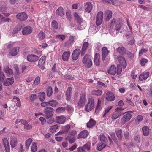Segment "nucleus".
I'll list each match as a JSON object with an SVG mask.
<instances>
[{"mask_svg": "<svg viewBox=\"0 0 152 152\" xmlns=\"http://www.w3.org/2000/svg\"><path fill=\"white\" fill-rule=\"evenodd\" d=\"M94 99L92 98H89L85 107V111L87 112L91 111L94 108Z\"/></svg>", "mask_w": 152, "mask_h": 152, "instance_id": "obj_1", "label": "nucleus"}, {"mask_svg": "<svg viewBox=\"0 0 152 152\" xmlns=\"http://www.w3.org/2000/svg\"><path fill=\"white\" fill-rule=\"evenodd\" d=\"M83 62L85 66L88 68L92 66V63L91 60L89 58V55L86 54L83 58Z\"/></svg>", "mask_w": 152, "mask_h": 152, "instance_id": "obj_2", "label": "nucleus"}, {"mask_svg": "<svg viewBox=\"0 0 152 152\" xmlns=\"http://www.w3.org/2000/svg\"><path fill=\"white\" fill-rule=\"evenodd\" d=\"M74 15L76 20L79 23L78 29L79 30L83 29L84 28V26L81 25V24L83 23V21L81 16L77 12H75Z\"/></svg>", "mask_w": 152, "mask_h": 152, "instance_id": "obj_3", "label": "nucleus"}, {"mask_svg": "<svg viewBox=\"0 0 152 152\" xmlns=\"http://www.w3.org/2000/svg\"><path fill=\"white\" fill-rule=\"evenodd\" d=\"M53 110L54 109L51 107H47L45 108L44 113L45 116L47 119H49L53 116L52 112Z\"/></svg>", "mask_w": 152, "mask_h": 152, "instance_id": "obj_4", "label": "nucleus"}, {"mask_svg": "<svg viewBox=\"0 0 152 152\" xmlns=\"http://www.w3.org/2000/svg\"><path fill=\"white\" fill-rule=\"evenodd\" d=\"M91 143L89 142H87L82 147H79L77 149L79 152H85L86 151H89L90 150Z\"/></svg>", "mask_w": 152, "mask_h": 152, "instance_id": "obj_5", "label": "nucleus"}, {"mask_svg": "<svg viewBox=\"0 0 152 152\" xmlns=\"http://www.w3.org/2000/svg\"><path fill=\"white\" fill-rule=\"evenodd\" d=\"M103 13L102 12H99L97 15L96 24L99 26L102 23L103 21Z\"/></svg>", "mask_w": 152, "mask_h": 152, "instance_id": "obj_6", "label": "nucleus"}, {"mask_svg": "<svg viewBox=\"0 0 152 152\" xmlns=\"http://www.w3.org/2000/svg\"><path fill=\"white\" fill-rule=\"evenodd\" d=\"M3 144L4 147L6 152H10V146L9 142L7 138L4 137L2 139Z\"/></svg>", "mask_w": 152, "mask_h": 152, "instance_id": "obj_7", "label": "nucleus"}, {"mask_svg": "<svg viewBox=\"0 0 152 152\" xmlns=\"http://www.w3.org/2000/svg\"><path fill=\"white\" fill-rule=\"evenodd\" d=\"M132 114L130 113H127L121 119V123L124 124L129 121L132 118Z\"/></svg>", "mask_w": 152, "mask_h": 152, "instance_id": "obj_8", "label": "nucleus"}, {"mask_svg": "<svg viewBox=\"0 0 152 152\" xmlns=\"http://www.w3.org/2000/svg\"><path fill=\"white\" fill-rule=\"evenodd\" d=\"M16 17L17 19L21 21L26 20L28 18L27 15L24 12L18 13Z\"/></svg>", "mask_w": 152, "mask_h": 152, "instance_id": "obj_9", "label": "nucleus"}, {"mask_svg": "<svg viewBox=\"0 0 152 152\" xmlns=\"http://www.w3.org/2000/svg\"><path fill=\"white\" fill-rule=\"evenodd\" d=\"M32 28L29 26H27L22 30V33L24 35H28L32 32Z\"/></svg>", "mask_w": 152, "mask_h": 152, "instance_id": "obj_10", "label": "nucleus"}, {"mask_svg": "<svg viewBox=\"0 0 152 152\" xmlns=\"http://www.w3.org/2000/svg\"><path fill=\"white\" fill-rule=\"evenodd\" d=\"M38 57L33 54L28 55L27 56V59L28 61L31 62H34L37 61L39 59Z\"/></svg>", "mask_w": 152, "mask_h": 152, "instance_id": "obj_11", "label": "nucleus"}, {"mask_svg": "<svg viewBox=\"0 0 152 152\" xmlns=\"http://www.w3.org/2000/svg\"><path fill=\"white\" fill-rule=\"evenodd\" d=\"M86 101V95L83 94H82L80 96V99L78 104L79 106H82L85 104Z\"/></svg>", "mask_w": 152, "mask_h": 152, "instance_id": "obj_12", "label": "nucleus"}, {"mask_svg": "<svg viewBox=\"0 0 152 152\" xmlns=\"http://www.w3.org/2000/svg\"><path fill=\"white\" fill-rule=\"evenodd\" d=\"M80 53V50L79 49H76L73 51L72 55V57L74 60H77Z\"/></svg>", "mask_w": 152, "mask_h": 152, "instance_id": "obj_13", "label": "nucleus"}, {"mask_svg": "<svg viewBox=\"0 0 152 152\" xmlns=\"http://www.w3.org/2000/svg\"><path fill=\"white\" fill-rule=\"evenodd\" d=\"M125 113H122L120 111H117L115 110V112L111 116V118L113 120H115L119 117L121 115L124 114Z\"/></svg>", "mask_w": 152, "mask_h": 152, "instance_id": "obj_14", "label": "nucleus"}, {"mask_svg": "<svg viewBox=\"0 0 152 152\" xmlns=\"http://www.w3.org/2000/svg\"><path fill=\"white\" fill-rule=\"evenodd\" d=\"M118 60L122 66L123 68H125L126 66V62L124 57L122 56L118 57Z\"/></svg>", "mask_w": 152, "mask_h": 152, "instance_id": "obj_15", "label": "nucleus"}, {"mask_svg": "<svg viewBox=\"0 0 152 152\" xmlns=\"http://www.w3.org/2000/svg\"><path fill=\"white\" fill-rule=\"evenodd\" d=\"M115 99V96L113 94L110 92H108L106 93V99L107 101H112Z\"/></svg>", "mask_w": 152, "mask_h": 152, "instance_id": "obj_16", "label": "nucleus"}, {"mask_svg": "<svg viewBox=\"0 0 152 152\" xmlns=\"http://www.w3.org/2000/svg\"><path fill=\"white\" fill-rule=\"evenodd\" d=\"M18 143L17 139L15 137L11 136L10 137V144L12 148L16 147Z\"/></svg>", "mask_w": 152, "mask_h": 152, "instance_id": "obj_17", "label": "nucleus"}, {"mask_svg": "<svg viewBox=\"0 0 152 152\" xmlns=\"http://www.w3.org/2000/svg\"><path fill=\"white\" fill-rule=\"evenodd\" d=\"M66 118L64 116H61L56 117V122L59 124H63L65 121Z\"/></svg>", "mask_w": 152, "mask_h": 152, "instance_id": "obj_18", "label": "nucleus"}, {"mask_svg": "<svg viewBox=\"0 0 152 152\" xmlns=\"http://www.w3.org/2000/svg\"><path fill=\"white\" fill-rule=\"evenodd\" d=\"M84 8L85 11L89 13L92 9V6L91 3L90 2H88L85 4Z\"/></svg>", "mask_w": 152, "mask_h": 152, "instance_id": "obj_19", "label": "nucleus"}, {"mask_svg": "<svg viewBox=\"0 0 152 152\" xmlns=\"http://www.w3.org/2000/svg\"><path fill=\"white\" fill-rule=\"evenodd\" d=\"M109 51L107 50L106 47H103L102 50V58L103 60H104L106 56L108 54Z\"/></svg>", "mask_w": 152, "mask_h": 152, "instance_id": "obj_20", "label": "nucleus"}, {"mask_svg": "<svg viewBox=\"0 0 152 152\" xmlns=\"http://www.w3.org/2000/svg\"><path fill=\"white\" fill-rule=\"evenodd\" d=\"M14 79L13 77L8 78L4 81L3 85L5 86H9L12 85L14 83Z\"/></svg>", "mask_w": 152, "mask_h": 152, "instance_id": "obj_21", "label": "nucleus"}, {"mask_svg": "<svg viewBox=\"0 0 152 152\" xmlns=\"http://www.w3.org/2000/svg\"><path fill=\"white\" fill-rule=\"evenodd\" d=\"M100 55L99 53H96L95 55L94 63L96 66H99V65L100 63Z\"/></svg>", "mask_w": 152, "mask_h": 152, "instance_id": "obj_22", "label": "nucleus"}, {"mask_svg": "<svg viewBox=\"0 0 152 152\" xmlns=\"http://www.w3.org/2000/svg\"><path fill=\"white\" fill-rule=\"evenodd\" d=\"M88 134V132L87 131L83 130L80 132L78 134L77 138L78 139L80 138H85L87 137Z\"/></svg>", "mask_w": 152, "mask_h": 152, "instance_id": "obj_23", "label": "nucleus"}, {"mask_svg": "<svg viewBox=\"0 0 152 152\" xmlns=\"http://www.w3.org/2000/svg\"><path fill=\"white\" fill-rule=\"evenodd\" d=\"M70 55V52L69 51L64 52L62 55V58L63 60L64 61H67Z\"/></svg>", "mask_w": 152, "mask_h": 152, "instance_id": "obj_24", "label": "nucleus"}, {"mask_svg": "<svg viewBox=\"0 0 152 152\" xmlns=\"http://www.w3.org/2000/svg\"><path fill=\"white\" fill-rule=\"evenodd\" d=\"M107 72L113 75H115L116 73V67L114 65H112L107 71Z\"/></svg>", "mask_w": 152, "mask_h": 152, "instance_id": "obj_25", "label": "nucleus"}, {"mask_svg": "<svg viewBox=\"0 0 152 152\" xmlns=\"http://www.w3.org/2000/svg\"><path fill=\"white\" fill-rule=\"evenodd\" d=\"M89 44L87 42H85L84 43L81 50V55L83 56L86 53L87 48Z\"/></svg>", "mask_w": 152, "mask_h": 152, "instance_id": "obj_26", "label": "nucleus"}, {"mask_svg": "<svg viewBox=\"0 0 152 152\" xmlns=\"http://www.w3.org/2000/svg\"><path fill=\"white\" fill-rule=\"evenodd\" d=\"M149 74V73L148 72L141 74L139 77L140 80L142 81L146 79L148 77Z\"/></svg>", "mask_w": 152, "mask_h": 152, "instance_id": "obj_27", "label": "nucleus"}, {"mask_svg": "<svg viewBox=\"0 0 152 152\" xmlns=\"http://www.w3.org/2000/svg\"><path fill=\"white\" fill-rule=\"evenodd\" d=\"M56 14L58 16H62L64 15L63 8L61 7H59L56 10Z\"/></svg>", "mask_w": 152, "mask_h": 152, "instance_id": "obj_28", "label": "nucleus"}, {"mask_svg": "<svg viewBox=\"0 0 152 152\" xmlns=\"http://www.w3.org/2000/svg\"><path fill=\"white\" fill-rule=\"evenodd\" d=\"M72 89L71 87H69L66 92V99L69 100L71 98V95L72 93Z\"/></svg>", "mask_w": 152, "mask_h": 152, "instance_id": "obj_29", "label": "nucleus"}, {"mask_svg": "<svg viewBox=\"0 0 152 152\" xmlns=\"http://www.w3.org/2000/svg\"><path fill=\"white\" fill-rule=\"evenodd\" d=\"M19 51V48L18 47H15L12 49L10 52V54L12 56L16 55Z\"/></svg>", "mask_w": 152, "mask_h": 152, "instance_id": "obj_30", "label": "nucleus"}, {"mask_svg": "<svg viewBox=\"0 0 152 152\" xmlns=\"http://www.w3.org/2000/svg\"><path fill=\"white\" fill-rule=\"evenodd\" d=\"M142 130L143 132V135L145 136H148L149 133V129L147 126L142 127Z\"/></svg>", "mask_w": 152, "mask_h": 152, "instance_id": "obj_31", "label": "nucleus"}, {"mask_svg": "<svg viewBox=\"0 0 152 152\" xmlns=\"http://www.w3.org/2000/svg\"><path fill=\"white\" fill-rule=\"evenodd\" d=\"M115 132L118 140L120 141L121 140L122 137V130L120 129H117L115 130Z\"/></svg>", "mask_w": 152, "mask_h": 152, "instance_id": "obj_32", "label": "nucleus"}, {"mask_svg": "<svg viewBox=\"0 0 152 152\" xmlns=\"http://www.w3.org/2000/svg\"><path fill=\"white\" fill-rule=\"evenodd\" d=\"M107 145L106 143L103 142H99L97 144V149L99 151H101Z\"/></svg>", "mask_w": 152, "mask_h": 152, "instance_id": "obj_33", "label": "nucleus"}, {"mask_svg": "<svg viewBox=\"0 0 152 152\" xmlns=\"http://www.w3.org/2000/svg\"><path fill=\"white\" fill-rule=\"evenodd\" d=\"M99 139L100 140L101 142L106 144L108 142L107 138L103 134H101L99 135Z\"/></svg>", "mask_w": 152, "mask_h": 152, "instance_id": "obj_34", "label": "nucleus"}, {"mask_svg": "<svg viewBox=\"0 0 152 152\" xmlns=\"http://www.w3.org/2000/svg\"><path fill=\"white\" fill-rule=\"evenodd\" d=\"M112 13L110 10H107L106 11L105 14V20L106 21H108L111 18Z\"/></svg>", "mask_w": 152, "mask_h": 152, "instance_id": "obj_35", "label": "nucleus"}, {"mask_svg": "<svg viewBox=\"0 0 152 152\" xmlns=\"http://www.w3.org/2000/svg\"><path fill=\"white\" fill-rule=\"evenodd\" d=\"M96 123V122L94 120L92 119H91L87 124V127L88 128H91L95 125Z\"/></svg>", "mask_w": 152, "mask_h": 152, "instance_id": "obj_36", "label": "nucleus"}, {"mask_svg": "<svg viewBox=\"0 0 152 152\" xmlns=\"http://www.w3.org/2000/svg\"><path fill=\"white\" fill-rule=\"evenodd\" d=\"M102 93V91L99 89L95 90L91 92V94L96 96H100Z\"/></svg>", "mask_w": 152, "mask_h": 152, "instance_id": "obj_37", "label": "nucleus"}, {"mask_svg": "<svg viewBox=\"0 0 152 152\" xmlns=\"http://www.w3.org/2000/svg\"><path fill=\"white\" fill-rule=\"evenodd\" d=\"M6 10L7 8L5 6H2L0 7V11H1L5 16L8 17L10 15V14L9 13H6Z\"/></svg>", "mask_w": 152, "mask_h": 152, "instance_id": "obj_38", "label": "nucleus"}, {"mask_svg": "<svg viewBox=\"0 0 152 152\" xmlns=\"http://www.w3.org/2000/svg\"><path fill=\"white\" fill-rule=\"evenodd\" d=\"M65 140L68 141L69 143L72 144L75 141L76 139L75 137H71V136H67L65 138Z\"/></svg>", "mask_w": 152, "mask_h": 152, "instance_id": "obj_39", "label": "nucleus"}, {"mask_svg": "<svg viewBox=\"0 0 152 152\" xmlns=\"http://www.w3.org/2000/svg\"><path fill=\"white\" fill-rule=\"evenodd\" d=\"M22 28V26L21 25L18 24L17 25L15 28L13 30L14 34H16L19 31L21 30Z\"/></svg>", "mask_w": 152, "mask_h": 152, "instance_id": "obj_40", "label": "nucleus"}, {"mask_svg": "<svg viewBox=\"0 0 152 152\" xmlns=\"http://www.w3.org/2000/svg\"><path fill=\"white\" fill-rule=\"evenodd\" d=\"M126 37L128 39H132L130 41H129L128 44L130 45H132L134 44L135 42V40L133 39V37L131 34H128L126 36Z\"/></svg>", "mask_w": 152, "mask_h": 152, "instance_id": "obj_41", "label": "nucleus"}, {"mask_svg": "<svg viewBox=\"0 0 152 152\" xmlns=\"http://www.w3.org/2000/svg\"><path fill=\"white\" fill-rule=\"evenodd\" d=\"M113 107L111 106H108L105 109L103 113V117H105L106 116V114L108 113L110 110L112 109Z\"/></svg>", "mask_w": 152, "mask_h": 152, "instance_id": "obj_42", "label": "nucleus"}, {"mask_svg": "<svg viewBox=\"0 0 152 152\" xmlns=\"http://www.w3.org/2000/svg\"><path fill=\"white\" fill-rule=\"evenodd\" d=\"M36 143L33 142L32 143L31 147V151L32 152H36L37 150V147Z\"/></svg>", "mask_w": 152, "mask_h": 152, "instance_id": "obj_43", "label": "nucleus"}, {"mask_svg": "<svg viewBox=\"0 0 152 152\" xmlns=\"http://www.w3.org/2000/svg\"><path fill=\"white\" fill-rule=\"evenodd\" d=\"M56 38L58 40H64L66 38L65 35L63 34L57 35L55 36Z\"/></svg>", "mask_w": 152, "mask_h": 152, "instance_id": "obj_44", "label": "nucleus"}, {"mask_svg": "<svg viewBox=\"0 0 152 152\" xmlns=\"http://www.w3.org/2000/svg\"><path fill=\"white\" fill-rule=\"evenodd\" d=\"M117 50L121 54H124L126 52V49L123 47H119L117 49Z\"/></svg>", "mask_w": 152, "mask_h": 152, "instance_id": "obj_45", "label": "nucleus"}, {"mask_svg": "<svg viewBox=\"0 0 152 152\" xmlns=\"http://www.w3.org/2000/svg\"><path fill=\"white\" fill-rule=\"evenodd\" d=\"M45 93L43 92L39 94V98L42 102H43L45 100Z\"/></svg>", "mask_w": 152, "mask_h": 152, "instance_id": "obj_46", "label": "nucleus"}, {"mask_svg": "<svg viewBox=\"0 0 152 152\" xmlns=\"http://www.w3.org/2000/svg\"><path fill=\"white\" fill-rule=\"evenodd\" d=\"M52 93L53 91L52 87L50 86H48L47 89V96L48 97L52 95Z\"/></svg>", "mask_w": 152, "mask_h": 152, "instance_id": "obj_47", "label": "nucleus"}, {"mask_svg": "<svg viewBox=\"0 0 152 152\" xmlns=\"http://www.w3.org/2000/svg\"><path fill=\"white\" fill-rule=\"evenodd\" d=\"M102 1L104 3H107L109 4H112L113 5H116V1H113V0H102Z\"/></svg>", "mask_w": 152, "mask_h": 152, "instance_id": "obj_48", "label": "nucleus"}, {"mask_svg": "<svg viewBox=\"0 0 152 152\" xmlns=\"http://www.w3.org/2000/svg\"><path fill=\"white\" fill-rule=\"evenodd\" d=\"M110 134L111 136V138L116 143L118 142L117 139L116 138L115 133L113 132H110Z\"/></svg>", "mask_w": 152, "mask_h": 152, "instance_id": "obj_49", "label": "nucleus"}, {"mask_svg": "<svg viewBox=\"0 0 152 152\" xmlns=\"http://www.w3.org/2000/svg\"><path fill=\"white\" fill-rule=\"evenodd\" d=\"M49 106L56 107L57 104V102L55 100H51L49 101Z\"/></svg>", "mask_w": 152, "mask_h": 152, "instance_id": "obj_50", "label": "nucleus"}, {"mask_svg": "<svg viewBox=\"0 0 152 152\" xmlns=\"http://www.w3.org/2000/svg\"><path fill=\"white\" fill-rule=\"evenodd\" d=\"M38 36L39 40H42L45 37V34L43 32L41 31L38 34Z\"/></svg>", "mask_w": 152, "mask_h": 152, "instance_id": "obj_51", "label": "nucleus"}, {"mask_svg": "<svg viewBox=\"0 0 152 152\" xmlns=\"http://www.w3.org/2000/svg\"><path fill=\"white\" fill-rule=\"evenodd\" d=\"M45 61V56H42L39 61L38 66L40 65H43Z\"/></svg>", "mask_w": 152, "mask_h": 152, "instance_id": "obj_52", "label": "nucleus"}, {"mask_svg": "<svg viewBox=\"0 0 152 152\" xmlns=\"http://www.w3.org/2000/svg\"><path fill=\"white\" fill-rule=\"evenodd\" d=\"M4 69L5 72L8 74L10 75L13 73V71L7 67H4Z\"/></svg>", "mask_w": 152, "mask_h": 152, "instance_id": "obj_53", "label": "nucleus"}, {"mask_svg": "<svg viewBox=\"0 0 152 152\" xmlns=\"http://www.w3.org/2000/svg\"><path fill=\"white\" fill-rule=\"evenodd\" d=\"M58 124H56L51 126L50 128V130L51 132H54L58 128Z\"/></svg>", "mask_w": 152, "mask_h": 152, "instance_id": "obj_54", "label": "nucleus"}, {"mask_svg": "<svg viewBox=\"0 0 152 152\" xmlns=\"http://www.w3.org/2000/svg\"><path fill=\"white\" fill-rule=\"evenodd\" d=\"M32 141V140L31 138L28 139L26 142V148L28 149L29 146Z\"/></svg>", "mask_w": 152, "mask_h": 152, "instance_id": "obj_55", "label": "nucleus"}, {"mask_svg": "<svg viewBox=\"0 0 152 152\" xmlns=\"http://www.w3.org/2000/svg\"><path fill=\"white\" fill-rule=\"evenodd\" d=\"M29 98L31 101L33 102L37 99V96L35 94H32L30 95Z\"/></svg>", "mask_w": 152, "mask_h": 152, "instance_id": "obj_56", "label": "nucleus"}, {"mask_svg": "<svg viewBox=\"0 0 152 152\" xmlns=\"http://www.w3.org/2000/svg\"><path fill=\"white\" fill-rule=\"evenodd\" d=\"M122 69L121 66L120 65L118 64L116 72L118 75L120 74L122 72Z\"/></svg>", "mask_w": 152, "mask_h": 152, "instance_id": "obj_57", "label": "nucleus"}, {"mask_svg": "<svg viewBox=\"0 0 152 152\" xmlns=\"http://www.w3.org/2000/svg\"><path fill=\"white\" fill-rule=\"evenodd\" d=\"M65 110V108L64 107H59L56 110V111L57 113H59L64 111Z\"/></svg>", "mask_w": 152, "mask_h": 152, "instance_id": "obj_58", "label": "nucleus"}, {"mask_svg": "<svg viewBox=\"0 0 152 152\" xmlns=\"http://www.w3.org/2000/svg\"><path fill=\"white\" fill-rule=\"evenodd\" d=\"M143 118V117L142 115H139L136 117L135 121L136 122L139 123L141 121Z\"/></svg>", "mask_w": 152, "mask_h": 152, "instance_id": "obj_59", "label": "nucleus"}, {"mask_svg": "<svg viewBox=\"0 0 152 152\" xmlns=\"http://www.w3.org/2000/svg\"><path fill=\"white\" fill-rule=\"evenodd\" d=\"M52 26L55 29H57L58 28V24L55 20H53L52 21Z\"/></svg>", "mask_w": 152, "mask_h": 152, "instance_id": "obj_60", "label": "nucleus"}, {"mask_svg": "<svg viewBox=\"0 0 152 152\" xmlns=\"http://www.w3.org/2000/svg\"><path fill=\"white\" fill-rule=\"evenodd\" d=\"M134 140L137 143H139L140 142L141 139L140 135H137L134 137Z\"/></svg>", "mask_w": 152, "mask_h": 152, "instance_id": "obj_61", "label": "nucleus"}, {"mask_svg": "<svg viewBox=\"0 0 152 152\" xmlns=\"http://www.w3.org/2000/svg\"><path fill=\"white\" fill-rule=\"evenodd\" d=\"M70 128V126L69 125H67L64 127V132L66 133H68L69 131Z\"/></svg>", "mask_w": 152, "mask_h": 152, "instance_id": "obj_62", "label": "nucleus"}, {"mask_svg": "<svg viewBox=\"0 0 152 152\" xmlns=\"http://www.w3.org/2000/svg\"><path fill=\"white\" fill-rule=\"evenodd\" d=\"M24 129L26 130L31 129L32 128V126L28 124V123L24 126Z\"/></svg>", "mask_w": 152, "mask_h": 152, "instance_id": "obj_63", "label": "nucleus"}, {"mask_svg": "<svg viewBox=\"0 0 152 152\" xmlns=\"http://www.w3.org/2000/svg\"><path fill=\"white\" fill-rule=\"evenodd\" d=\"M49 119H48V120H47L46 121V122L48 124H51L54 122L55 120L54 118H52V117L50 118Z\"/></svg>", "mask_w": 152, "mask_h": 152, "instance_id": "obj_64", "label": "nucleus"}]
</instances>
